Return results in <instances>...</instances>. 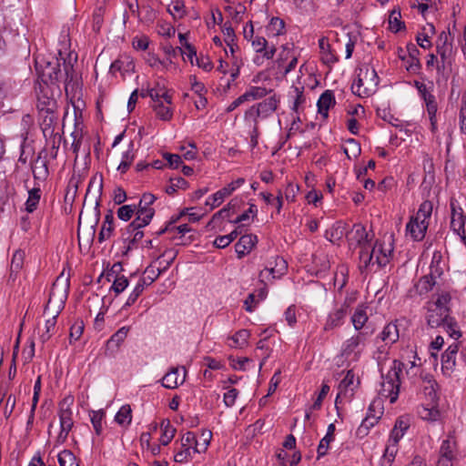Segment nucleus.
Instances as JSON below:
<instances>
[{"label": "nucleus", "instance_id": "55", "mask_svg": "<svg viewBox=\"0 0 466 466\" xmlns=\"http://www.w3.org/2000/svg\"><path fill=\"white\" fill-rule=\"evenodd\" d=\"M165 271L164 268H155L152 264L146 268L144 274L147 275L146 282L147 286L151 285L161 274Z\"/></svg>", "mask_w": 466, "mask_h": 466}, {"label": "nucleus", "instance_id": "47", "mask_svg": "<svg viewBox=\"0 0 466 466\" xmlns=\"http://www.w3.org/2000/svg\"><path fill=\"white\" fill-rule=\"evenodd\" d=\"M40 198V188H32L31 190L28 191V198L25 202V210L28 213H32L36 209Z\"/></svg>", "mask_w": 466, "mask_h": 466}, {"label": "nucleus", "instance_id": "57", "mask_svg": "<svg viewBox=\"0 0 466 466\" xmlns=\"http://www.w3.org/2000/svg\"><path fill=\"white\" fill-rule=\"evenodd\" d=\"M285 28V23L279 17H272L268 25V31L272 33L274 35H282Z\"/></svg>", "mask_w": 466, "mask_h": 466}, {"label": "nucleus", "instance_id": "20", "mask_svg": "<svg viewBox=\"0 0 466 466\" xmlns=\"http://www.w3.org/2000/svg\"><path fill=\"white\" fill-rule=\"evenodd\" d=\"M129 327H122L116 332H115L106 341V354L113 355L115 352H116L120 345L126 339Z\"/></svg>", "mask_w": 466, "mask_h": 466}, {"label": "nucleus", "instance_id": "18", "mask_svg": "<svg viewBox=\"0 0 466 466\" xmlns=\"http://www.w3.org/2000/svg\"><path fill=\"white\" fill-rule=\"evenodd\" d=\"M459 351V343H452L441 355V369L446 374H451L456 365V356Z\"/></svg>", "mask_w": 466, "mask_h": 466}, {"label": "nucleus", "instance_id": "38", "mask_svg": "<svg viewBox=\"0 0 466 466\" xmlns=\"http://www.w3.org/2000/svg\"><path fill=\"white\" fill-rule=\"evenodd\" d=\"M135 212L137 214V218L133 220V225H138V227L147 226L155 214V210L152 208L137 209Z\"/></svg>", "mask_w": 466, "mask_h": 466}, {"label": "nucleus", "instance_id": "39", "mask_svg": "<svg viewBox=\"0 0 466 466\" xmlns=\"http://www.w3.org/2000/svg\"><path fill=\"white\" fill-rule=\"evenodd\" d=\"M418 92L426 104L427 112L433 115L434 111L438 109L435 96L429 91L426 85H423Z\"/></svg>", "mask_w": 466, "mask_h": 466}, {"label": "nucleus", "instance_id": "29", "mask_svg": "<svg viewBox=\"0 0 466 466\" xmlns=\"http://www.w3.org/2000/svg\"><path fill=\"white\" fill-rule=\"evenodd\" d=\"M288 268L287 261L281 258V257H276L275 258V266L274 267H268L267 266L264 270H261L259 273V278H264V271H268L269 274L272 275V279L280 278L283 276ZM263 281V279H261Z\"/></svg>", "mask_w": 466, "mask_h": 466}, {"label": "nucleus", "instance_id": "64", "mask_svg": "<svg viewBox=\"0 0 466 466\" xmlns=\"http://www.w3.org/2000/svg\"><path fill=\"white\" fill-rule=\"evenodd\" d=\"M460 125L462 133L466 134V91L461 96V107L460 111Z\"/></svg>", "mask_w": 466, "mask_h": 466}, {"label": "nucleus", "instance_id": "44", "mask_svg": "<svg viewBox=\"0 0 466 466\" xmlns=\"http://www.w3.org/2000/svg\"><path fill=\"white\" fill-rule=\"evenodd\" d=\"M161 428L163 432L159 441L162 445L167 446L174 438L176 429L171 426L170 420L167 419L162 420Z\"/></svg>", "mask_w": 466, "mask_h": 466}, {"label": "nucleus", "instance_id": "26", "mask_svg": "<svg viewBox=\"0 0 466 466\" xmlns=\"http://www.w3.org/2000/svg\"><path fill=\"white\" fill-rule=\"evenodd\" d=\"M64 71L63 76H65L64 82L66 92L68 93L69 90L74 91L78 87V79L73 65L70 62L66 63L64 60Z\"/></svg>", "mask_w": 466, "mask_h": 466}, {"label": "nucleus", "instance_id": "7", "mask_svg": "<svg viewBox=\"0 0 466 466\" xmlns=\"http://www.w3.org/2000/svg\"><path fill=\"white\" fill-rule=\"evenodd\" d=\"M74 397L71 395L66 396L59 402L58 416L60 420V432L56 440V444H63L66 441L68 433L74 426L72 411Z\"/></svg>", "mask_w": 466, "mask_h": 466}, {"label": "nucleus", "instance_id": "17", "mask_svg": "<svg viewBox=\"0 0 466 466\" xmlns=\"http://www.w3.org/2000/svg\"><path fill=\"white\" fill-rule=\"evenodd\" d=\"M202 436L204 437V442L200 446L198 444V441L196 440L195 433H193L191 431L186 432L181 439L182 447L183 448L188 447L190 449L192 443H194V446H193L194 452L200 453V452L205 451L209 444V440L211 438V431H203Z\"/></svg>", "mask_w": 466, "mask_h": 466}, {"label": "nucleus", "instance_id": "23", "mask_svg": "<svg viewBox=\"0 0 466 466\" xmlns=\"http://www.w3.org/2000/svg\"><path fill=\"white\" fill-rule=\"evenodd\" d=\"M335 104L336 99L333 91L329 89L324 91L317 102L319 114L321 115L324 118H327L329 116V108L334 106Z\"/></svg>", "mask_w": 466, "mask_h": 466}, {"label": "nucleus", "instance_id": "12", "mask_svg": "<svg viewBox=\"0 0 466 466\" xmlns=\"http://www.w3.org/2000/svg\"><path fill=\"white\" fill-rule=\"evenodd\" d=\"M451 229L460 236L461 241L466 244V236H465V215L463 209L456 204V200L451 199Z\"/></svg>", "mask_w": 466, "mask_h": 466}, {"label": "nucleus", "instance_id": "15", "mask_svg": "<svg viewBox=\"0 0 466 466\" xmlns=\"http://www.w3.org/2000/svg\"><path fill=\"white\" fill-rule=\"evenodd\" d=\"M350 305L347 302L341 304L339 308L331 311L326 319L324 330L329 331L339 328L344 324L345 318L349 313Z\"/></svg>", "mask_w": 466, "mask_h": 466}, {"label": "nucleus", "instance_id": "19", "mask_svg": "<svg viewBox=\"0 0 466 466\" xmlns=\"http://www.w3.org/2000/svg\"><path fill=\"white\" fill-rule=\"evenodd\" d=\"M42 121L40 123V127L43 132V135L46 139L47 137H54L56 126L57 124V115L56 111H46L39 113Z\"/></svg>", "mask_w": 466, "mask_h": 466}, {"label": "nucleus", "instance_id": "53", "mask_svg": "<svg viewBox=\"0 0 466 466\" xmlns=\"http://www.w3.org/2000/svg\"><path fill=\"white\" fill-rule=\"evenodd\" d=\"M187 187V181L181 177L170 178V185L166 188V193L173 195L177 188L186 189Z\"/></svg>", "mask_w": 466, "mask_h": 466}, {"label": "nucleus", "instance_id": "49", "mask_svg": "<svg viewBox=\"0 0 466 466\" xmlns=\"http://www.w3.org/2000/svg\"><path fill=\"white\" fill-rule=\"evenodd\" d=\"M146 286H147L146 278L139 279V280L137 283L136 287L134 288L133 291L130 293L129 297L127 298V302L124 305V308L133 305L137 301L138 297L143 293Z\"/></svg>", "mask_w": 466, "mask_h": 466}, {"label": "nucleus", "instance_id": "42", "mask_svg": "<svg viewBox=\"0 0 466 466\" xmlns=\"http://www.w3.org/2000/svg\"><path fill=\"white\" fill-rule=\"evenodd\" d=\"M421 379L423 383L425 384L423 386L424 394L427 395L430 398V400H433L437 397L436 387L438 386V384L436 380L431 374L421 376Z\"/></svg>", "mask_w": 466, "mask_h": 466}, {"label": "nucleus", "instance_id": "54", "mask_svg": "<svg viewBox=\"0 0 466 466\" xmlns=\"http://www.w3.org/2000/svg\"><path fill=\"white\" fill-rule=\"evenodd\" d=\"M355 374L352 370H350L347 371L344 379L340 381L339 385V392L337 396L336 402L338 401V399L339 398V395L342 392H346L349 388H350L354 383Z\"/></svg>", "mask_w": 466, "mask_h": 466}, {"label": "nucleus", "instance_id": "40", "mask_svg": "<svg viewBox=\"0 0 466 466\" xmlns=\"http://www.w3.org/2000/svg\"><path fill=\"white\" fill-rule=\"evenodd\" d=\"M105 418L106 411L104 410H92L90 412L91 423L97 436H100L103 432V424Z\"/></svg>", "mask_w": 466, "mask_h": 466}, {"label": "nucleus", "instance_id": "34", "mask_svg": "<svg viewBox=\"0 0 466 466\" xmlns=\"http://www.w3.org/2000/svg\"><path fill=\"white\" fill-rule=\"evenodd\" d=\"M376 258V254L373 252V248L370 249V245L365 248H360V269L361 271L366 270L370 264H374L373 259Z\"/></svg>", "mask_w": 466, "mask_h": 466}, {"label": "nucleus", "instance_id": "27", "mask_svg": "<svg viewBox=\"0 0 466 466\" xmlns=\"http://www.w3.org/2000/svg\"><path fill=\"white\" fill-rule=\"evenodd\" d=\"M399 338V329L394 322L388 323L378 336V339H380L385 343V346L394 344L398 341Z\"/></svg>", "mask_w": 466, "mask_h": 466}, {"label": "nucleus", "instance_id": "13", "mask_svg": "<svg viewBox=\"0 0 466 466\" xmlns=\"http://www.w3.org/2000/svg\"><path fill=\"white\" fill-rule=\"evenodd\" d=\"M245 183V179L243 177H239L235 181L228 184L226 187H222L216 193H214L211 197H209L206 205L210 206V209H213L218 207L227 197H229L237 188L242 186Z\"/></svg>", "mask_w": 466, "mask_h": 466}, {"label": "nucleus", "instance_id": "56", "mask_svg": "<svg viewBox=\"0 0 466 466\" xmlns=\"http://www.w3.org/2000/svg\"><path fill=\"white\" fill-rule=\"evenodd\" d=\"M8 97V88L6 85L0 79V111L4 114L12 112V106L5 105V100Z\"/></svg>", "mask_w": 466, "mask_h": 466}, {"label": "nucleus", "instance_id": "50", "mask_svg": "<svg viewBox=\"0 0 466 466\" xmlns=\"http://www.w3.org/2000/svg\"><path fill=\"white\" fill-rule=\"evenodd\" d=\"M60 466H78L75 454L69 450H64L58 454Z\"/></svg>", "mask_w": 466, "mask_h": 466}, {"label": "nucleus", "instance_id": "30", "mask_svg": "<svg viewBox=\"0 0 466 466\" xmlns=\"http://www.w3.org/2000/svg\"><path fill=\"white\" fill-rule=\"evenodd\" d=\"M457 448L456 441L452 432H449L447 439L443 440L439 451V456L451 457L455 459V451Z\"/></svg>", "mask_w": 466, "mask_h": 466}, {"label": "nucleus", "instance_id": "1", "mask_svg": "<svg viewBox=\"0 0 466 466\" xmlns=\"http://www.w3.org/2000/svg\"><path fill=\"white\" fill-rule=\"evenodd\" d=\"M451 299V297L448 292L438 294L436 300L428 307L426 319L430 328H442L451 338L457 339L461 333L457 329V322L450 315Z\"/></svg>", "mask_w": 466, "mask_h": 466}, {"label": "nucleus", "instance_id": "31", "mask_svg": "<svg viewBox=\"0 0 466 466\" xmlns=\"http://www.w3.org/2000/svg\"><path fill=\"white\" fill-rule=\"evenodd\" d=\"M435 283V277H432V274H428L419 279L414 285V289L419 295L426 294L432 289Z\"/></svg>", "mask_w": 466, "mask_h": 466}, {"label": "nucleus", "instance_id": "5", "mask_svg": "<svg viewBox=\"0 0 466 466\" xmlns=\"http://www.w3.org/2000/svg\"><path fill=\"white\" fill-rule=\"evenodd\" d=\"M403 368L404 363L395 360L388 373L385 376L382 375L383 380L381 382L380 394L381 397L389 398L390 403H394L398 400L400 387V374Z\"/></svg>", "mask_w": 466, "mask_h": 466}, {"label": "nucleus", "instance_id": "37", "mask_svg": "<svg viewBox=\"0 0 466 466\" xmlns=\"http://www.w3.org/2000/svg\"><path fill=\"white\" fill-rule=\"evenodd\" d=\"M135 212L137 214V218L133 220V225H138V227L147 226L155 214V210L152 208L137 209Z\"/></svg>", "mask_w": 466, "mask_h": 466}, {"label": "nucleus", "instance_id": "41", "mask_svg": "<svg viewBox=\"0 0 466 466\" xmlns=\"http://www.w3.org/2000/svg\"><path fill=\"white\" fill-rule=\"evenodd\" d=\"M277 458L282 466H296L301 460L299 451H295L291 456L284 451H280L277 454Z\"/></svg>", "mask_w": 466, "mask_h": 466}, {"label": "nucleus", "instance_id": "51", "mask_svg": "<svg viewBox=\"0 0 466 466\" xmlns=\"http://www.w3.org/2000/svg\"><path fill=\"white\" fill-rule=\"evenodd\" d=\"M153 108L159 119L168 121L172 118V109L169 106H165L163 102H159V104L154 105Z\"/></svg>", "mask_w": 466, "mask_h": 466}, {"label": "nucleus", "instance_id": "48", "mask_svg": "<svg viewBox=\"0 0 466 466\" xmlns=\"http://www.w3.org/2000/svg\"><path fill=\"white\" fill-rule=\"evenodd\" d=\"M400 18L401 15L400 10L394 9L390 12L389 16V27L392 32L398 33L405 28V24Z\"/></svg>", "mask_w": 466, "mask_h": 466}, {"label": "nucleus", "instance_id": "52", "mask_svg": "<svg viewBox=\"0 0 466 466\" xmlns=\"http://www.w3.org/2000/svg\"><path fill=\"white\" fill-rule=\"evenodd\" d=\"M250 334L248 329H239L232 337L236 348H244L248 344V339Z\"/></svg>", "mask_w": 466, "mask_h": 466}, {"label": "nucleus", "instance_id": "28", "mask_svg": "<svg viewBox=\"0 0 466 466\" xmlns=\"http://www.w3.org/2000/svg\"><path fill=\"white\" fill-rule=\"evenodd\" d=\"M134 69L135 64L129 56H120L111 64L109 71L113 75L116 72L124 75L125 73L134 71Z\"/></svg>", "mask_w": 466, "mask_h": 466}, {"label": "nucleus", "instance_id": "8", "mask_svg": "<svg viewBox=\"0 0 466 466\" xmlns=\"http://www.w3.org/2000/svg\"><path fill=\"white\" fill-rule=\"evenodd\" d=\"M279 99L274 95L251 106L244 114L245 121H258L272 115L278 108Z\"/></svg>", "mask_w": 466, "mask_h": 466}, {"label": "nucleus", "instance_id": "43", "mask_svg": "<svg viewBox=\"0 0 466 466\" xmlns=\"http://www.w3.org/2000/svg\"><path fill=\"white\" fill-rule=\"evenodd\" d=\"M158 4V2H152L149 1H142L140 5V9L143 12V18H141L142 21L145 22H153L155 18L157 17V13L155 10L156 5Z\"/></svg>", "mask_w": 466, "mask_h": 466}, {"label": "nucleus", "instance_id": "36", "mask_svg": "<svg viewBox=\"0 0 466 466\" xmlns=\"http://www.w3.org/2000/svg\"><path fill=\"white\" fill-rule=\"evenodd\" d=\"M319 46L321 54V60L324 64H334L338 62V58L330 50V45L324 37L319 40Z\"/></svg>", "mask_w": 466, "mask_h": 466}, {"label": "nucleus", "instance_id": "61", "mask_svg": "<svg viewBox=\"0 0 466 466\" xmlns=\"http://www.w3.org/2000/svg\"><path fill=\"white\" fill-rule=\"evenodd\" d=\"M136 211V206L124 205L117 209V217L119 219L127 221L129 220Z\"/></svg>", "mask_w": 466, "mask_h": 466}, {"label": "nucleus", "instance_id": "46", "mask_svg": "<svg viewBox=\"0 0 466 466\" xmlns=\"http://www.w3.org/2000/svg\"><path fill=\"white\" fill-rule=\"evenodd\" d=\"M371 406L369 408V412L365 419L362 420L361 424L358 429V433L361 435H367L368 431L370 428H372L375 424L378 423L380 417L371 415Z\"/></svg>", "mask_w": 466, "mask_h": 466}, {"label": "nucleus", "instance_id": "32", "mask_svg": "<svg viewBox=\"0 0 466 466\" xmlns=\"http://www.w3.org/2000/svg\"><path fill=\"white\" fill-rule=\"evenodd\" d=\"M183 382L184 378L179 379L177 368H173L162 378V386L167 389H176Z\"/></svg>", "mask_w": 466, "mask_h": 466}, {"label": "nucleus", "instance_id": "60", "mask_svg": "<svg viewBox=\"0 0 466 466\" xmlns=\"http://www.w3.org/2000/svg\"><path fill=\"white\" fill-rule=\"evenodd\" d=\"M128 286V279L125 276H116L111 289L116 294L123 292Z\"/></svg>", "mask_w": 466, "mask_h": 466}, {"label": "nucleus", "instance_id": "63", "mask_svg": "<svg viewBox=\"0 0 466 466\" xmlns=\"http://www.w3.org/2000/svg\"><path fill=\"white\" fill-rule=\"evenodd\" d=\"M105 9L102 6L96 8L93 14V28L98 32L104 21Z\"/></svg>", "mask_w": 466, "mask_h": 466}, {"label": "nucleus", "instance_id": "59", "mask_svg": "<svg viewBox=\"0 0 466 466\" xmlns=\"http://www.w3.org/2000/svg\"><path fill=\"white\" fill-rule=\"evenodd\" d=\"M168 12L175 18H182L186 15L185 5L182 0H176L168 7Z\"/></svg>", "mask_w": 466, "mask_h": 466}, {"label": "nucleus", "instance_id": "62", "mask_svg": "<svg viewBox=\"0 0 466 466\" xmlns=\"http://www.w3.org/2000/svg\"><path fill=\"white\" fill-rule=\"evenodd\" d=\"M144 237V232L141 229H138L135 232L133 237L130 238V236L125 237L124 241L127 243V250L125 253H127L132 248H136V244L139 242Z\"/></svg>", "mask_w": 466, "mask_h": 466}, {"label": "nucleus", "instance_id": "24", "mask_svg": "<svg viewBox=\"0 0 466 466\" xmlns=\"http://www.w3.org/2000/svg\"><path fill=\"white\" fill-rule=\"evenodd\" d=\"M251 45L256 53L263 54V57L268 60L272 59L277 51L275 46H268V41L263 36H256L251 40Z\"/></svg>", "mask_w": 466, "mask_h": 466}, {"label": "nucleus", "instance_id": "14", "mask_svg": "<svg viewBox=\"0 0 466 466\" xmlns=\"http://www.w3.org/2000/svg\"><path fill=\"white\" fill-rule=\"evenodd\" d=\"M437 54L441 57V66L438 63L437 70L440 72L445 68L446 64L451 66V56L452 54V45L449 43L448 35L441 32L436 42Z\"/></svg>", "mask_w": 466, "mask_h": 466}, {"label": "nucleus", "instance_id": "16", "mask_svg": "<svg viewBox=\"0 0 466 466\" xmlns=\"http://www.w3.org/2000/svg\"><path fill=\"white\" fill-rule=\"evenodd\" d=\"M347 238L350 248H365L370 245L369 234L361 224H355L348 233Z\"/></svg>", "mask_w": 466, "mask_h": 466}, {"label": "nucleus", "instance_id": "2", "mask_svg": "<svg viewBox=\"0 0 466 466\" xmlns=\"http://www.w3.org/2000/svg\"><path fill=\"white\" fill-rule=\"evenodd\" d=\"M69 289V280L62 279L58 277L53 283L50 290L48 301L45 307V314H50L51 318L46 321V331L40 336L43 343L47 341L51 336L52 331L55 329L56 319L65 307Z\"/></svg>", "mask_w": 466, "mask_h": 466}, {"label": "nucleus", "instance_id": "21", "mask_svg": "<svg viewBox=\"0 0 466 466\" xmlns=\"http://www.w3.org/2000/svg\"><path fill=\"white\" fill-rule=\"evenodd\" d=\"M258 242L257 236L252 234H246L240 237L235 245V249L238 258H243L248 254Z\"/></svg>", "mask_w": 466, "mask_h": 466}, {"label": "nucleus", "instance_id": "45", "mask_svg": "<svg viewBox=\"0 0 466 466\" xmlns=\"http://www.w3.org/2000/svg\"><path fill=\"white\" fill-rule=\"evenodd\" d=\"M343 152L349 159L357 158L361 153L360 144L354 138L346 140V146L343 147Z\"/></svg>", "mask_w": 466, "mask_h": 466}, {"label": "nucleus", "instance_id": "4", "mask_svg": "<svg viewBox=\"0 0 466 466\" xmlns=\"http://www.w3.org/2000/svg\"><path fill=\"white\" fill-rule=\"evenodd\" d=\"M433 204L430 200L423 201L414 218H411L406 226L407 232L413 240L420 241L424 238L429 227V219L432 214Z\"/></svg>", "mask_w": 466, "mask_h": 466}, {"label": "nucleus", "instance_id": "10", "mask_svg": "<svg viewBox=\"0 0 466 466\" xmlns=\"http://www.w3.org/2000/svg\"><path fill=\"white\" fill-rule=\"evenodd\" d=\"M35 92L37 97L36 107L39 113L56 111L57 104L53 96L52 88L49 85L39 84L38 87H35Z\"/></svg>", "mask_w": 466, "mask_h": 466}, {"label": "nucleus", "instance_id": "3", "mask_svg": "<svg viewBox=\"0 0 466 466\" xmlns=\"http://www.w3.org/2000/svg\"><path fill=\"white\" fill-rule=\"evenodd\" d=\"M379 83L380 77L375 68L364 64L358 69L357 79L351 85V91L360 97H369L377 91Z\"/></svg>", "mask_w": 466, "mask_h": 466}, {"label": "nucleus", "instance_id": "25", "mask_svg": "<svg viewBox=\"0 0 466 466\" xmlns=\"http://www.w3.org/2000/svg\"><path fill=\"white\" fill-rule=\"evenodd\" d=\"M352 325L357 332L362 331L364 329L369 328L366 326L369 317L367 315V307L364 305H359L351 318Z\"/></svg>", "mask_w": 466, "mask_h": 466}, {"label": "nucleus", "instance_id": "58", "mask_svg": "<svg viewBox=\"0 0 466 466\" xmlns=\"http://www.w3.org/2000/svg\"><path fill=\"white\" fill-rule=\"evenodd\" d=\"M238 236V231H231L228 235L219 236L215 239V246L218 248H224L228 247L235 238Z\"/></svg>", "mask_w": 466, "mask_h": 466}, {"label": "nucleus", "instance_id": "6", "mask_svg": "<svg viewBox=\"0 0 466 466\" xmlns=\"http://www.w3.org/2000/svg\"><path fill=\"white\" fill-rule=\"evenodd\" d=\"M373 333L374 329L366 328L346 339L341 346V356L347 359L352 357V360H358Z\"/></svg>", "mask_w": 466, "mask_h": 466}, {"label": "nucleus", "instance_id": "33", "mask_svg": "<svg viewBox=\"0 0 466 466\" xmlns=\"http://www.w3.org/2000/svg\"><path fill=\"white\" fill-rule=\"evenodd\" d=\"M25 259V252L21 249L15 250L13 254L10 265V279L15 280L18 272L22 269Z\"/></svg>", "mask_w": 466, "mask_h": 466}, {"label": "nucleus", "instance_id": "11", "mask_svg": "<svg viewBox=\"0 0 466 466\" xmlns=\"http://www.w3.org/2000/svg\"><path fill=\"white\" fill-rule=\"evenodd\" d=\"M35 67L41 79V84L54 85L63 77L60 63L57 59L53 62H47L43 68H40L39 63L36 62Z\"/></svg>", "mask_w": 466, "mask_h": 466}, {"label": "nucleus", "instance_id": "22", "mask_svg": "<svg viewBox=\"0 0 466 466\" xmlns=\"http://www.w3.org/2000/svg\"><path fill=\"white\" fill-rule=\"evenodd\" d=\"M407 51H408V58H407L406 69L410 73L418 74L420 72V70L421 69V64H420V61L419 58L420 50L417 48V46L414 44L409 43L407 45Z\"/></svg>", "mask_w": 466, "mask_h": 466}, {"label": "nucleus", "instance_id": "35", "mask_svg": "<svg viewBox=\"0 0 466 466\" xmlns=\"http://www.w3.org/2000/svg\"><path fill=\"white\" fill-rule=\"evenodd\" d=\"M115 421L124 428H127L132 422V409L130 405H123L115 416Z\"/></svg>", "mask_w": 466, "mask_h": 466}, {"label": "nucleus", "instance_id": "9", "mask_svg": "<svg viewBox=\"0 0 466 466\" xmlns=\"http://www.w3.org/2000/svg\"><path fill=\"white\" fill-rule=\"evenodd\" d=\"M372 248L376 254V263L379 267H385L394 249L393 235L384 236L381 240H377Z\"/></svg>", "mask_w": 466, "mask_h": 466}]
</instances>
